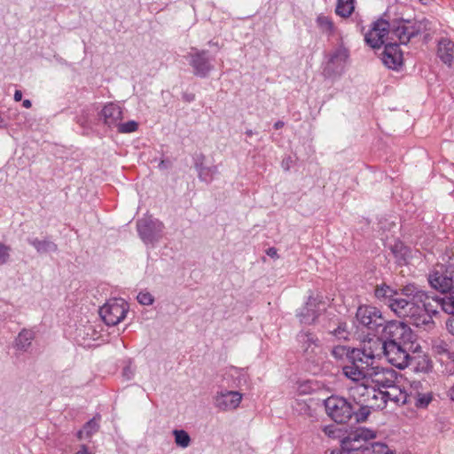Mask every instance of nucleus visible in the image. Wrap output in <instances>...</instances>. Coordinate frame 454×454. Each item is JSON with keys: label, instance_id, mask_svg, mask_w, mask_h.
I'll list each match as a JSON object with an SVG mask.
<instances>
[{"label": "nucleus", "instance_id": "1", "mask_svg": "<svg viewBox=\"0 0 454 454\" xmlns=\"http://www.w3.org/2000/svg\"><path fill=\"white\" fill-rule=\"evenodd\" d=\"M382 338L387 339L384 356L389 364L398 369H404L411 364V351H415L416 334L404 323L388 321L382 329Z\"/></svg>", "mask_w": 454, "mask_h": 454}, {"label": "nucleus", "instance_id": "2", "mask_svg": "<svg viewBox=\"0 0 454 454\" xmlns=\"http://www.w3.org/2000/svg\"><path fill=\"white\" fill-rule=\"evenodd\" d=\"M391 309L399 317L409 318L411 324L417 327L430 329L434 325V321L427 309L422 308L418 301H409L406 299H398L391 303Z\"/></svg>", "mask_w": 454, "mask_h": 454}, {"label": "nucleus", "instance_id": "3", "mask_svg": "<svg viewBox=\"0 0 454 454\" xmlns=\"http://www.w3.org/2000/svg\"><path fill=\"white\" fill-rule=\"evenodd\" d=\"M164 223L152 216L140 218L137 221V231L144 244L153 248L163 237Z\"/></svg>", "mask_w": 454, "mask_h": 454}, {"label": "nucleus", "instance_id": "4", "mask_svg": "<svg viewBox=\"0 0 454 454\" xmlns=\"http://www.w3.org/2000/svg\"><path fill=\"white\" fill-rule=\"evenodd\" d=\"M375 436L376 434L372 430L359 427L342 441L340 450H333L331 454H365V451H364V443L375 438Z\"/></svg>", "mask_w": 454, "mask_h": 454}, {"label": "nucleus", "instance_id": "5", "mask_svg": "<svg viewBox=\"0 0 454 454\" xmlns=\"http://www.w3.org/2000/svg\"><path fill=\"white\" fill-rule=\"evenodd\" d=\"M325 408L326 414L338 424L348 422L355 413L353 405L338 395H331L325 399Z\"/></svg>", "mask_w": 454, "mask_h": 454}, {"label": "nucleus", "instance_id": "6", "mask_svg": "<svg viewBox=\"0 0 454 454\" xmlns=\"http://www.w3.org/2000/svg\"><path fill=\"white\" fill-rule=\"evenodd\" d=\"M128 311L129 305L123 299L114 298L99 309V315L107 325H116L125 318Z\"/></svg>", "mask_w": 454, "mask_h": 454}, {"label": "nucleus", "instance_id": "7", "mask_svg": "<svg viewBox=\"0 0 454 454\" xmlns=\"http://www.w3.org/2000/svg\"><path fill=\"white\" fill-rule=\"evenodd\" d=\"M356 322L367 329L378 332L380 327L384 328L387 324L379 309L372 306H359L356 314Z\"/></svg>", "mask_w": 454, "mask_h": 454}, {"label": "nucleus", "instance_id": "8", "mask_svg": "<svg viewBox=\"0 0 454 454\" xmlns=\"http://www.w3.org/2000/svg\"><path fill=\"white\" fill-rule=\"evenodd\" d=\"M186 58L196 76L205 78L214 69L213 59L209 57L207 51L192 48Z\"/></svg>", "mask_w": 454, "mask_h": 454}, {"label": "nucleus", "instance_id": "9", "mask_svg": "<svg viewBox=\"0 0 454 454\" xmlns=\"http://www.w3.org/2000/svg\"><path fill=\"white\" fill-rule=\"evenodd\" d=\"M242 397L238 391L221 390L214 396V406L221 411H231L239 406Z\"/></svg>", "mask_w": 454, "mask_h": 454}, {"label": "nucleus", "instance_id": "10", "mask_svg": "<svg viewBox=\"0 0 454 454\" xmlns=\"http://www.w3.org/2000/svg\"><path fill=\"white\" fill-rule=\"evenodd\" d=\"M325 309V305L324 302L316 297L309 296L305 306L301 309L297 316L301 324L310 325L317 320Z\"/></svg>", "mask_w": 454, "mask_h": 454}, {"label": "nucleus", "instance_id": "11", "mask_svg": "<svg viewBox=\"0 0 454 454\" xmlns=\"http://www.w3.org/2000/svg\"><path fill=\"white\" fill-rule=\"evenodd\" d=\"M430 286L442 293H446L452 286V278L447 274L443 265H438L428 276Z\"/></svg>", "mask_w": 454, "mask_h": 454}, {"label": "nucleus", "instance_id": "12", "mask_svg": "<svg viewBox=\"0 0 454 454\" xmlns=\"http://www.w3.org/2000/svg\"><path fill=\"white\" fill-rule=\"evenodd\" d=\"M389 30L387 21L379 20L373 23L372 29L365 35L366 43L372 48H380Z\"/></svg>", "mask_w": 454, "mask_h": 454}, {"label": "nucleus", "instance_id": "13", "mask_svg": "<svg viewBox=\"0 0 454 454\" xmlns=\"http://www.w3.org/2000/svg\"><path fill=\"white\" fill-rule=\"evenodd\" d=\"M394 381V371L380 368V366H375L374 370H372L370 372L367 382H371L373 386H375V388L384 390L387 389L388 387H391Z\"/></svg>", "mask_w": 454, "mask_h": 454}, {"label": "nucleus", "instance_id": "14", "mask_svg": "<svg viewBox=\"0 0 454 454\" xmlns=\"http://www.w3.org/2000/svg\"><path fill=\"white\" fill-rule=\"evenodd\" d=\"M382 63L389 69L398 70L403 61V52L397 43H388L381 53Z\"/></svg>", "mask_w": 454, "mask_h": 454}, {"label": "nucleus", "instance_id": "15", "mask_svg": "<svg viewBox=\"0 0 454 454\" xmlns=\"http://www.w3.org/2000/svg\"><path fill=\"white\" fill-rule=\"evenodd\" d=\"M100 118L109 128H117L123 118L122 109L117 104L107 103L100 112Z\"/></svg>", "mask_w": 454, "mask_h": 454}, {"label": "nucleus", "instance_id": "16", "mask_svg": "<svg viewBox=\"0 0 454 454\" xmlns=\"http://www.w3.org/2000/svg\"><path fill=\"white\" fill-rule=\"evenodd\" d=\"M375 389V386L371 382H362L351 387L349 393L353 400L363 408L367 402L366 399H370Z\"/></svg>", "mask_w": 454, "mask_h": 454}, {"label": "nucleus", "instance_id": "17", "mask_svg": "<svg viewBox=\"0 0 454 454\" xmlns=\"http://www.w3.org/2000/svg\"><path fill=\"white\" fill-rule=\"evenodd\" d=\"M348 58V53L346 49H337L331 56L325 73L329 75L333 74H340L343 70L344 65Z\"/></svg>", "mask_w": 454, "mask_h": 454}, {"label": "nucleus", "instance_id": "18", "mask_svg": "<svg viewBox=\"0 0 454 454\" xmlns=\"http://www.w3.org/2000/svg\"><path fill=\"white\" fill-rule=\"evenodd\" d=\"M347 358L348 362L359 366V368L363 367V370L367 371V372H371L375 368L373 365L374 361L370 359L367 354L361 348H352L350 351H348Z\"/></svg>", "mask_w": 454, "mask_h": 454}, {"label": "nucleus", "instance_id": "19", "mask_svg": "<svg viewBox=\"0 0 454 454\" xmlns=\"http://www.w3.org/2000/svg\"><path fill=\"white\" fill-rule=\"evenodd\" d=\"M386 344L387 339L377 337L364 342L363 347L360 348L367 354L370 359L375 361L376 358L384 356Z\"/></svg>", "mask_w": 454, "mask_h": 454}, {"label": "nucleus", "instance_id": "20", "mask_svg": "<svg viewBox=\"0 0 454 454\" xmlns=\"http://www.w3.org/2000/svg\"><path fill=\"white\" fill-rule=\"evenodd\" d=\"M367 402L363 406L362 410L365 411V412L362 413V419H364L368 414L370 413L369 410H382L386 407L387 398L386 394L383 389L376 388L375 393L370 397V399H366Z\"/></svg>", "mask_w": 454, "mask_h": 454}, {"label": "nucleus", "instance_id": "21", "mask_svg": "<svg viewBox=\"0 0 454 454\" xmlns=\"http://www.w3.org/2000/svg\"><path fill=\"white\" fill-rule=\"evenodd\" d=\"M438 58L448 67L454 64V42L449 38H442L437 45Z\"/></svg>", "mask_w": 454, "mask_h": 454}, {"label": "nucleus", "instance_id": "22", "mask_svg": "<svg viewBox=\"0 0 454 454\" xmlns=\"http://www.w3.org/2000/svg\"><path fill=\"white\" fill-rule=\"evenodd\" d=\"M342 372L345 377L352 380L355 385L362 382H367L368 376L370 374V372H367V371L363 370V367L359 368V366L355 365L349 362H348V364L342 367Z\"/></svg>", "mask_w": 454, "mask_h": 454}, {"label": "nucleus", "instance_id": "23", "mask_svg": "<svg viewBox=\"0 0 454 454\" xmlns=\"http://www.w3.org/2000/svg\"><path fill=\"white\" fill-rule=\"evenodd\" d=\"M392 35L398 39L402 44H406L411 38L417 35V30L408 22H399L392 29Z\"/></svg>", "mask_w": 454, "mask_h": 454}, {"label": "nucleus", "instance_id": "24", "mask_svg": "<svg viewBox=\"0 0 454 454\" xmlns=\"http://www.w3.org/2000/svg\"><path fill=\"white\" fill-rule=\"evenodd\" d=\"M297 340L307 356L316 353V349L318 348V339L311 333L301 332L297 335Z\"/></svg>", "mask_w": 454, "mask_h": 454}, {"label": "nucleus", "instance_id": "25", "mask_svg": "<svg viewBox=\"0 0 454 454\" xmlns=\"http://www.w3.org/2000/svg\"><path fill=\"white\" fill-rule=\"evenodd\" d=\"M415 301L420 302L422 308L427 309L432 319L433 316L438 312V308L441 307V300L429 296L427 293H419L415 296Z\"/></svg>", "mask_w": 454, "mask_h": 454}, {"label": "nucleus", "instance_id": "26", "mask_svg": "<svg viewBox=\"0 0 454 454\" xmlns=\"http://www.w3.org/2000/svg\"><path fill=\"white\" fill-rule=\"evenodd\" d=\"M374 294L379 300L387 302L390 309L392 302H394L395 300L402 299L398 296L399 294L395 290L386 284L378 286L375 288Z\"/></svg>", "mask_w": 454, "mask_h": 454}, {"label": "nucleus", "instance_id": "27", "mask_svg": "<svg viewBox=\"0 0 454 454\" xmlns=\"http://www.w3.org/2000/svg\"><path fill=\"white\" fill-rule=\"evenodd\" d=\"M386 394L387 403L392 401L394 403H407L409 400V395L403 391L398 386L393 383L391 387H388L384 390Z\"/></svg>", "mask_w": 454, "mask_h": 454}, {"label": "nucleus", "instance_id": "28", "mask_svg": "<svg viewBox=\"0 0 454 454\" xmlns=\"http://www.w3.org/2000/svg\"><path fill=\"white\" fill-rule=\"evenodd\" d=\"M27 242L35 247V249L39 254H44L48 252H56L58 250V246L50 240L49 239H38L36 238L35 239H28Z\"/></svg>", "mask_w": 454, "mask_h": 454}, {"label": "nucleus", "instance_id": "29", "mask_svg": "<svg viewBox=\"0 0 454 454\" xmlns=\"http://www.w3.org/2000/svg\"><path fill=\"white\" fill-rule=\"evenodd\" d=\"M35 338V333L31 330H22L15 340V346L19 350L27 351L30 347L32 340Z\"/></svg>", "mask_w": 454, "mask_h": 454}, {"label": "nucleus", "instance_id": "30", "mask_svg": "<svg viewBox=\"0 0 454 454\" xmlns=\"http://www.w3.org/2000/svg\"><path fill=\"white\" fill-rule=\"evenodd\" d=\"M414 362V371L418 372L427 373L432 369V362L426 355H419L417 356H411V363Z\"/></svg>", "mask_w": 454, "mask_h": 454}, {"label": "nucleus", "instance_id": "31", "mask_svg": "<svg viewBox=\"0 0 454 454\" xmlns=\"http://www.w3.org/2000/svg\"><path fill=\"white\" fill-rule=\"evenodd\" d=\"M197 170L200 180L206 184L211 183L218 173V168L215 165L210 167L197 165Z\"/></svg>", "mask_w": 454, "mask_h": 454}, {"label": "nucleus", "instance_id": "32", "mask_svg": "<svg viewBox=\"0 0 454 454\" xmlns=\"http://www.w3.org/2000/svg\"><path fill=\"white\" fill-rule=\"evenodd\" d=\"M355 10V0H338L335 12L342 18L349 17Z\"/></svg>", "mask_w": 454, "mask_h": 454}, {"label": "nucleus", "instance_id": "33", "mask_svg": "<svg viewBox=\"0 0 454 454\" xmlns=\"http://www.w3.org/2000/svg\"><path fill=\"white\" fill-rule=\"evenodd\" d=\"M364 451H365V454H395L387 445L382 442L368 444L366 442Z\"/></svg>", "mask_w": 454, "mask_h": 454}, {"label": "nucleus", "instance_id": "34", "mask_svg": "<svg viewBox=\"0 0 454 454\" xmlns=\"http://www.w3.org/2000/svg\"><path fill=\"white\" fill-rule=\"evenodd\" d=\"M99 425L98 420L94 418L88 421L83 427L78 432L79 439H88L96 432H98Z\"/></svg>", "mask_w": 454, "mask_h": 454}, {"label": "nucleus", "instance_id": "35", "mask_svg": "<svg viewBox=\"0 0 454 454\" xmlns=\"http://www.w3.org/2000/svg\"><path fill=\"white\" fill-rule=\"evenodd\" d=\"M175 442L177 446L184 449L191 444V437L188 433L183 429H175L173 431Z\"/></svg>", "mask_w": 454, "mask_h": 454}, {"label": "nucleus", "instance_id": "36", "mask_svg": "<svg viewBox=\"0 0 454 454\" xmlns=\"http://www.w3.org/2000/svg\"><path fill=\"white\" fill-rule=\"evenodd\" d=\"M432 400V392L418 393L415 396V406L419 409H425L429 405Z\"/></svg>", "mask_w": 454, "mask_h": 454}, {"label": "nucleus", "instance_id": "37", "mask_svg": "<svg viewBox=\"0 0 454 454\" xmlns=\"http://www.w3.org/2000/svg\"><path fill=\"white\" fill-rule=\"evenodd\" d=\"M441 308L450 317H454V291L441 300Z\"/></svg>", "mask_w": 454, "mask_h": 454}, {"label": "nucleus", "instance_id": "38", "mask_svg": "<svg viewBox=\"0 0 454 454\" xmlns=\"http://www.w3.org/2000/svg\"><path fill=\"white\" fill-rule=\"evenodd\" d=\"M229 374L235 378L237 380V386H240L242 384H246L247 381V374L244 369H239L236 367H232L229 371Z\"/></svg>", "mask_w": 454, "mask_h": 454}, {"label": "nucleus", "instance_id": "39", "mask_svg": "<svg viewBox=\"0 0 454 454\" xmlns=\"http://www.w3.org/2000/svg\"><path fill=\"white\" fill-rule=\"evenodd\" d=\"M317 24L323 32L331 33L333 30V23L328 16L319 15L317 18Z\"/></svg>", "mask_w": 454, "mask_h": 454}, {"label": "nucleus", "instance_id": "40", "mask_svg": "<svg viewBox=\"0 0 454 454\" xmlns=\"http://www.w3.org/2000/svg\"><path fill=\"white\" fill-rule=\"evenodd\" d=\"M419 293H425L422 290H419L414 285H407L402 289V294L406 296V300L409 301H415V296L419 294Z\"/></svg>", "mask_w": 454, "mask_h": 454}, {"label": "nucleus", "instance_id": "41", "mask_svg": "<svg viewBox=\"0 0 454 454\" xmlns=\"http://www.w3.org/2000/svg\"><path fill=\"white\" fill-rule=\"evenodd\" d=\"M138 124L135 121H129L127 122L122 123L120 121V124H118L117 129L120 133H131L137 129Z\"/></svg>", "mask_w": 454, "mask_h": 454}, {"label": "nucleus", "instance_id": "42", "mask_svg": "<svg viewBox=\"0 0 454 454\" xmlns=\"http://www.w3.org/2000/svg\"><path fill=\"white\" fill-rule=\"evenodd\" d=\"M11 251L12 248L10 246L0 242V265L6 264L9 262Z\"/></svg>", "mask_w": 454, "mask_h": 454}, {"label": "nucleus", "instance_id": "43", "mask_svg": "<svg viewBox=\"0 0 454 454\" xmlns=\"http://www.w3.org/2000/svg\"><path fill=\"white\" fill-rule=\"evenodd\" d=\"M137 301L142 305L153 304V296L148 292H140L137 296Z\"/></svg>", "mask_w": 454, "mask_h": 454}, {"label": "nucleus", "instance_id": "44", "mask_svg": "<svg viewBox=\"0 0 454 454\" xmlns=\"http://www.w3.org/2000/svg\"><path fill=\"white\" fill-rule=\"evenodd\" d=\"M323 432L330 438H337L340 430L334 425H328L323 427Z\"/></svg>", "mask_w": 454, "mask_h": 454}, {"label": "nucleus", "instance_id": "45", "mask_svg": "<svg viewBox=\"0 0 454 454\" xmlns=\"http://www.w3.org/2000/svg\"><path fill=\"white\" fill-rule=\"evenodd\" d=\"M351 349L344 347V346H338V347H335L333 349V355L335 356V357H341L343 355H346L347 356V352L348 351H350Z\"/></svg>", "mask_w": 454, "mask_h": 454}, {"label": "nucleus", "instance_id": "46", "mask_svg": "<svg viewBox=\"0 0 454 454\" xmlns=\"http://www.w3.org/2000/svg\"><path fill=\"white\" fill-rule=\"evenodd\" d=\"M397 251H399L401 253L402 256H405L406 254H407L408 249L402 243H400V244H396L395 246V247L393 248V252L394 253H396Z\"/></svg>", "mask_w": 454, "mask_h": 454}, {"label": "nucleus", "instance_id": "47", "mask_svg": "<svg viewBox=\"0 0 454 454\" xmlns=\"http://www.w3.org/2000/svg\"><path fill=\"white\" fill-rule=\"evenodd\" d=\"M266 254L267 255H269L270 257L273 258V259H278V250L275 248V247H269L267 250H266Z\"/></svg>", "mask_w": 454, "mask_h": 454}, {"label": "nucleus", "instance_id": "48", "mask_svg": "<svg viewBox=\"0 0 454 454\" xmlns=\"http://www.w3.org/2000/svg\"><path fill=\"white\" fill-rule=\"evenodd\" d=\"M446 326L449 330V332L454 335V317H450L447 322H446Z\"/></svg>", "mask_w": 454, "mask_h": 454}, {"label": "nucleus", "instance_id": "49", "mask_svg": "<svg viewBox=\"0 0 454 454\" xmlns=\"http://www.w3.org/2000/svg\"><path fill=\"white\" fill-rule=\"evenodd\" d=\"M291 163H292V159L291 157H286L285 158L282 162H281V166L282 168L285 169V170H289L290 167H291Z\"/></svg>", "mask_w": 454, "mask_h": 454}, {"label": "nucleus", "instance_id": "50", "mask_svg": "<svg viewBox=\"0 0 454 454\" xmlns=\"http://www.w3.org/2000/svg\"><path fill=\"white\" fill-rule=\"evenodd\" d=\"M22 99V92L20 90H16L14 93V100L19 102Z\"/></svg>", "mask_w": 454, "mask_h": 454}, {"label": "nucleus", "instance_id": "51", "mask_svg": "<svg viewBox=\"0 0 454 454\" xmlns=\"http://www.w3.org/2000/svg\"><path fill=\"white\" fill-rule=\"evenodd\" d=\"M284 125H285L284 121H276V122H275V124H274V128H275L276 129H279L283 128V127H284Z\"/></svg>", "mask_w": 454, "mask_h": 454}, {"label": "nucleus", "instance_id": "52", "mask_svg": "<svg viewBox=\"0 0 454 454\" xmlns=\"http://www.w3.org/2000/svg\"><path fill=\"white\" fill-rule=\"evenodd\" d=\"M22 106L25 107V108H30L31 106H32V103L29 99H25L23 102H22Z\"/></svg>", "mask_w": 454, "mask_h": 454}, {"label": "nucleus", "instance_id": "53", "mask_svg": "<svg viewBox=\"0 0 454 454\" xmlns=\"http://www.w3.org/2000/svg\"><path fill=\"white\" fill-rule=\"evenodd\" d=\"M76 454H89L88 450L85 446H82V449L76 452Z\"/></svg>", "mask_w": 454, "mask_h": 454}, {"label": "nucleus", "instance_id": "54", "mask_svg": "<svg viewBox=\"0 0 454 454\" xmlns=\"http://www.w3.org/2000/svg\"><path fill=\"white\" fill-rule=\"evenodd\" d=\"M449 396L452 401H454V385L450 387L449 391Z\"/></svg>", "mask_w": 454, "mask_h": 454}, {"label": "nucleus", "instance_id": "55", "mask_svg": "<svg viewBox=\"0 0 454 454\" xmlns=\"http://www.w3.org/2000/svg\"><path fill=\"white\" fill-rule=\"evenodd\" d=\"M421 4L427 5L429 4L433 0H419Z\"/></svg>", "mask_w": 454, "mask_h": 454}, {"label": "nucleus", "instance_id": "56", "mask_svg": "<svg viewBox=\"0 0 454 454\" xmlns=\"http://www.w3.org/2000/svg\"><path fill=\"white\" fill-rule=\"evenodd\" d=\"M246 134L249 137H251L253 135V131L252 130H247L246 131Z\"/></svg>", "mask_w": 454, "mask_h": 454}]
</instances>
